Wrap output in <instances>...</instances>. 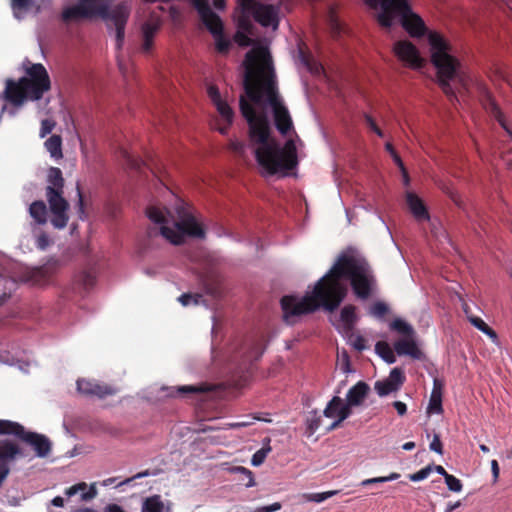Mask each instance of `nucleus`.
I'll list each match as a JSON object with an SVG mask.
<instances>
[{
    "label": "nucleus",
    "instance_id": "24",
    "mask_svg": "<svg viewBox=\"0 0 512 512\" xmlns=\"http://www.w3.org/2000/svg\"><path fill=\"white\" fill-rule=\"evenodd\" d=\"M82 492L81 499L82 500H90L96 496V488L94 483L90 485V487L87 490V483L86 482H78L76 485L70 487L67 489L66 494L70 497L75 495L78 492Z\"/></svg>",
    "mask_w": 512,
    "mask_h": 512
},
{
    "label": "nucleus",
    "instance_id": "56",
    "mask_svg": "<svg viewBox=\"0 0 512 512\" xmlns=\"http://www.w3.org/2000/svg\"><path fill=\"white\" fill-rule=\"evenodd\" d=\"M229 148L234 153L241 155L244 153L245 145L240 141L234 140L230 142Z\"/></svg>",
    "mask_w": 512,
    "mask_h": 512
},
{
    "label": "nucleus",
    "instance_id": "47",
    "mask_svg": "<svg viewBox=\"0 0 512 512\" xmlns=\"http://www.w3.org/2000/svg\"><path fill=\"white\" fill-rule=\"evenodd\" d=\"M216 41V49L219 53L225 54L229 51L230 41L226 39L223 32L220 35H213Z\"/></svg>",
    "mask_w": 512,
    "mask_h": 512
},
{
    "label": "nucleus",
    "instance_id": "9",
    "mask_svg": "<svg viewBox=\"0 0 512 512\" xmlns=\"http://www.w3.org/2000/svg\"><path fill=\"white\" fill-rule=\"evenodd\" d=\"M45 196L52 214L50 222L56 229H63L69 221V202L64 198L65 179L58 167H50L46 176Z\"/></svg>",
    "mask_w": 512,
    "mask_h": 512
},
{
    "label": "nucleus",
    "instance_id": "63",
    "mask_svg": "<svg viewBox=\"0 0 512 512\" xmlns=\"http://www.w3.org/2000/svg\"><path fill=\"white\" fill-rule=\"evenodd\" d=\"M329 18H330V22H331L332 28L335 31L339 32L340 31V23L338 22V20H337V18H336V16H335L333 11L330 12Z\"/></svg>",
    "mask_w": 512,
    "mask_h": 512
},
{
    "label": "nucleus",
    "instance_id": "28",
    "mask_svg": "<svg viewBox=\"0 0 512 512\" xmlns=\"http://www.w3.org/2000/svg\"><path fill=\"white\" fill-rule=\"evenodd\" d=\"M45 148L50 153L51 157L60 159L63 157L62 153V138L60 135L50 136L44 143Z\"/></svg>",
    "mask_w": 512,
    "mask_h": 512
},
{
    "label": "nucleus",
    "instance_id": "42",
    "mask_svg": "<svg viewBox=\"0 0 512 512\" xmlns=\"http://www.w3.org/2000/svg\"><path fill=\"white\" fill-rule=\"evenodd\" d=\"M217 108L218 113L221 117L228 122V125H231L233 122L234 112L231 107L225 101L221 100L214 104Z\"/></svg>",
    "mask_w": 512,
    "mask_h": 512
},
{
    "label": "nucleus",
    "instance_id": "33",
    "mask_svg": "<svg viewBox=\"0 0 512 512\" xmlns=\"http://www.w3.org/2000/svg\"><path fill=\"white\" fill-rule=\"evenodd\" d=\"M342 399L339 396H334L326 405L323 415L327 418L338 419L339 407L341 406Z\"/></svg>",
    "mask_w": 512,
    "mask_h": 512
},
{
    "label": "nucleus",
    "instance_id": "6",
    "mask_svg": "<svg viewBox=\"0 0 512 512\" xmlns=\"http://www.w3.org/2000/svg\"><path fill=\"white\" fill-rule=\"evenodd\" d=\"M431 51V62L437 70L438 83L444 94L451 102L457 100L455 91L450 81L458 80L461 85H465V75L461 71L460 61L451 54L452 46L439 33L431 32L428 36Z\"/></svg>",
    "mask_w": 512,
    "mask_h": 512
},
{
    "label": "nucleus",
    "instance_id": "27",
    "mask_svg": "<svg viewBox=\"0 0 512 512\" xmlns=\"http://www.w3.org/2000/svg\"><path fill=\"white\" fill-rule=\"evenodd\" d=\"M306 431L305 434L311 437L317 430L322 427V416L317 410H312L308 413L305 419Z\"/></svg>",
    "mask_w": 512,
    "mask_h": 512
},
{
    "label": "nucleus",
    "instance_id": "37",
    "mask_svg": "<svg viewBox=\"0 0 512 512\" xmlns=\"http://www.w3.org/2000/svg\"><path fill=\"white\" fill-rule=\"evenodd\" d=\"M209 388L206 385H184L177 388V394L180 396H188L190 394H201L207 392Z\"/></svg>",
    "mask_w": 512,
    "mask_h": 512
},
{
    "label": "nucleus",
    "instance_id": "1",
    "mask_svg": "<svg viewBox=\"0 0 512 512\" xmlns=\"http://www.w3.org/2000/svg\"><path fill=\"white\" fill-rule=\"evenodd\" d=\"M343 278L350 280L353 293L360 300L369 299L377 286L375 275L367 262L346 254L340 255L330 270L315 283L311 293L301 299L292 295L281 298L285 322L293 324L295 317L313 313L320 307L330 312L336 310L347 295Z\"/></svg>",
    "mask_w": 512,
    "mask_h": 512
},
{
    "label": "nucleus",
    "instance_id": "29",
    "mask_svg": "<svg viewBox=\"0 0 512 512\" xmlns=\"http://www.w3.org/2000/svg\"><path fill=\"white\" fill-rule=\"evenodd\" d=\"M353 406L354 405H350L348 401H347L346 404H344L342 402L341 406L339 407L340 409L338 411L339 412L338 419L334 420L328 426H325L324 427V432L328 433V432L333 431V430L337 429L338 427H340L341 423L344 420H346L352 414L351 407H353Z\"/></svg>",
    "mask_w": 512,
    "mask_h": 512
},
{
    "label": "nucleus",
    "instance_id": "19",
    "mask_svg": "<svg viewBox=\"0 0 512 512\" xmlns=\"http://www.w3.org/2000/svg\"><path fill=\"white\" fill-rule=\"evenodd\" d=\"M369 391V385L363 381H359L348 390L346 400L350 405L359 406L364 402Z\"/></svg>",
    "mask_w": 512,
    "mask_h": 512
},
{
    "label": "nucleus",
    "instance_id": "31",
    "mask_svg": "<svg viewBox=\"0 0 512 512\" xmlns=\"http://www.w3.org/2000/svg\"><path fill=\"white\" fill-rule=\"evenodd\" d=\"M239 10V15L237 17V27L239 31H243L249 34L253 32V24L251 21L252 14L250 12L245 11L243 8L237 7Z\"/></svg>",
    "mask_w": 512,
    "mask_h": 512
},
{
    "label": "nucleus",
    "instance_id": "53",
    "mask_svg": "<svg viewBox=\"0 0 512 512\" xmlns=\"http://www.w3.org/2000/svg\"><path fill=\"white\" fill-rule=\"evenodd\" d=\"M50 244L49 237L45 233H41L36 239V246L40 250H45Z\"/></svg>",
    "mask_w": 512,
    "mask_h": 512
},
{
    "label": "nucleus",
    "instance_id": "45",
    "mask_svg": "<svg viewBox=\"0 0 512 512\" xmlns=\"http://www.w3.org/2000/svg\"><path fill=\"white\" fill-rule=\"evenodd\" d=\"M230 476L238 477V478H248V480L252 479V472L242 466H233L227 469Z\"/></svg>",
    "mask_w": 512,
    "mask_h": 512
},
{
    "label": "nucleus",
    "instance_id": "44",
    "mask_svg": "<svg viewBox=\"0 0 512 512\" xmlns=\"http://www.w3.org/2000/svg\"><path fill=\"white\" fill-rule=\"evenodd\" d=\"M389 312V307L382 301L373 303L370 307V314L378 319L383 318Z\"/></svg>",
    "mask_w": 512,
    "mask_h": 512
},
{
    "label": "nucleus",
    "instance_id": "30",
    "mask_svg": "<svg viewBox=\"0 0 512 512\" xmlns=\"http://www.w3.org/2000/svg\"><path fill=\"white\" fill-rule=\"evenodd\" d=\"M376 353L388 364H393L396 361L394 348L385 341H379L375 345Z\"/></svg>",
    "mask_w": 512,
    "mask_h": 512
},
{
    "label": "nucleus",
    "instance_id": "49",
    "mask_svg": "<svg viewBox=\"0 0 512 512\" xmlns=\"http://www.w3.org/2000/svg\"><path fill=\"white\" fill-rule=\"evenodd\" d=\"M256 420H261V419L256 416H246L245 420L229 423L228 426L232 429L248 427V426L254 424Z\"/></svg>",
    "mask_w": 512,
    "mask_h": 512
},
{
    "label": "nucleus",
    "instance_id": "22",
    "mask_svg": "<svg viewBox=\"0 0 512 512\" xmlns=\"http://www.w3.org/2000/svg\"><path fill=\"white\" fill-rule=\"evenodd\" d=\"M436 471L437 473L444 476V480H458L455 476L448 474L445 469L440 465H428L425 468H422L418 472L411 474L410 480H424L429 475Z\"/></svg>",
    "mask_w": 512,
    "mask_h": 512
},
{
    "label": "nucleus",
    "instance_id": "18",
    "mask_svg": "<svg viewBox=\"0 0 512 512\" xmlns=\"http://www.w3.org/2000/svg\"><path fill=\"white\" fill-rule=\"evenodd\" d=\"M406 203L417 221L429 220V213L424 202L415 193H406Z\"/></svg>",
    "mask_w": 512,
    "mask_h": 512
},
{
    "label": "nucleus",
    "instance_id": "60",
    "mask_svg": "<svg viewBox=\"0 0 512 512\" xmlns=\"http://www.w3.org/2000/svg\"><path fill=\"white\" fill-rule=\"evenodd\" d=\"M353 347L358 351L366 349V340L362 336H357L353 341Z\"/></svg>",
    "mask_w": 512,
    "mask_h": 512
},
{
    "label": "nucleus",
    "instance_id": "58",
    "mask_svg": "<svg viewBox=\"0 0 512 512\" xmlns=\"http://www.w3.org/2000/svg\"><path fill=\"white\" fill-rule=\"evenodd\" d=\"M430 449L434 452L442 454V443L438 435L434 436L432 442L430 443Z\"/></svg>",
    "mask_w": 512,
    "mask_h": 512
},
{
    "label": "nucleus",
    "instance_id": "61",
    "mask_svg": "<svg viewBox=\"0 0 512 512\" xmlns=\"http://www.w3.org/2000/svg\"><path fill=\"white\" fill-rule=\"evenodd\" d=\"M151 475H155V473L150 472L149 470H144V471L138 472L134 475L128 476L124 480L132 481V480H136L138 478L147 477V476H151Z\"/></svg>",
    "mask_w": 512,
    "mask_h": 512
},
{
    "label": "nucleus",
    "instance_id": "17",
    "mask_svg": "<svg viewBox=\"0 0 512 512\" xmlns=\"http://www.w3.org/2000/svg\"><path fill=\"white\" fill-rule=\"evenodd\" d=\"M160 26L161 21L158 18L150 19L142 25L143 43L141 48L143 52L149 53L152 50L154 37L159 31Z\"/></svg>",
    "mask_w": 512,
    "mask_h": 512
},
{
    "label": "nucleus",
    "instance_id": "26",
    "mask_svg": "<svg viewBox=\"0 0 512 512\" xmlns=\"http://www.w3.org/2000/svg\"><path fill=\"white\" fill-rule=\"evenodd\" d=\"M464 312L468 317L469 322L478 330L489 336L492 340L497 339V333L488 326L480 317L469 315L467 305L464 306Z\"/></svg>",
    "mask_w": 512,
    "mask_h": 512
},
{
    "label": "nucleus",
    "instance_id": "54",
    "mask_svg": "<svg viewBox=\"0 0 512 512\" xmlns=\"http://www.w3.org/2000/svg\"><path fill=\"white\" fill-rule=\"evenodd\" d=\"M208 95L210 99L212 100L213 104H216L217 102L221 101V95L219 92V89L216 86H209L208 87Z\"/></svg>",
    "mask_w": 512,
    "mask_h": 512
},
{
    "label": "nucleus",
    "instance_id": "25",
    "mask_svg": "<svg viewBox=\"0 0 512 512\" xmlns=\"http://www.w3.org/2000/svg\"><path fill=\"white\" fill-rule=\"evenodd\" d=\"M23 429L24 426L18 422L0 419V435L14 436L18 440Z\"/></svg>",
    "mask_w": 512,
    "mask_h": 512
},
{
    "label": "nucleus",
    "instance_id": "12",
    "mask_svg": "<svg viewBox=\"0 0 512 512\" xmlns=\"http://www.w3.org/2000/svg\"><path fill=\"white\" fill-rule=\"evenodd\" d=\"M18 440L29 446L39 458H46L51 453L52 442L44 434L29 431L24 427Z\"/></svg>",
    "mask_w": 512,
    "mask_h": 512
},
{
    "label": "nucleus",
    "instance_id": "23",
    "mask_svg": "<svg viewBox=\"0 0 512 512\" xmlns=\"http://www.w3.org/2000/svg\"><path fill=\"white\" fill-rule=\"evenodd\" d=\"M29 214L38 225H44L47 223L48 209L44 201L37 200L30 204Z\"/></svg>",
    "mask_w": 512,
    "mask_h": 512
},
{
    "label": "nucleus",
    "instance_id": "3",
    "mask_svg": "<svg viewBox=\"0 0 512 512\" xmlns=\"http://www.w3.org/2000/svg\"><path fill=\"white\" fill-rule=\"evenodd\" d=\"M240 111L248 123L251 142L258 145L254 152L258 164L270 175L294 169L298 163L294 141L289 139L281 147L270 137L271 128L267 115L257 113L243 96L240 98Z\"/></svg>",
    "mask_w": 512,
    "mask_h": 512
},
{
    "label": "nucleus",
    "instance_id": "11",
    "mask_svg": "<svg viewBox=\"0 0 512 512\" xmlns=\"http://www.w3.org/2000/svg\"><path fill=\"white\" fill-rule=\"evenodd\" d=\"M240 8L252 14V18L263 27L277 29L279 25V10L272 4H262L257 0H237Z\"/></svg>",
    "mask_w": 512,
    "mask_h": 512
},
{
    "label": "nucleus",
    "instance_id": "20",
    "mask_svg": "<svg viewBox=\"0 0 512 512\" xmlns=\"http://www.w3.org/2000/svg\"><path fill=\"white\" fill-rule=\"evenodd\" d=\"M443 412L442 407V385L439 380H434V386L431 392L427 413L429 414H440Z\"/></svg>",
    "mask_w": 512,
    "mask_h": 512
},
{
    "label": "nucleus",
    "instance_id": "39",
    "mask_svg": "<svg viewBox=\"0 0 512 512\" xmlns=\"http://www.w3.org/2000/svg\"><path fill=\"white\" fill-rule=\"evenodd\" d=\"M387 380L392 383L394 387H397V390H399L404 384L406 377L401 368L395 367L391 370Z\"/></svg>",
    "mask_w": 512,
    "mask_h": 512
},
{
    "label": "nucleus",
    "instance_id": "50",
    "mask_svg": "<svg viewBox=\"0 0 512 512\" xmlns=\"http://www.w3.org/2000/svg\"><path fill=\"white\" fill-rule=\"evenodd\" d=\"M55 121L52 119H44L41 122L40 137L44 138L46 135L52 132L55 128Z\"/></svg>",
    "mask_w": 512,
    "mask_h": 512
},
{
    "label": "nucleus",
    "instance_id": "35",
    "mask_svg": "<svg viewBox=\"0 0 512 512\" xmlns=\"http://www.w3.org/2000/svg\"><path fill=\"white\" fill-rule=\"evenodd\" d=\"M338 492H339L338 490H330V491L321 492V493H304L301 495V498H302V500L307 501V502L321 503V502L327 500L328 498L336 495Z\"/></svg>",
    "mask_w": 512,
    "mask_h": 512
},
{
    "label": "nucleus",
    "instance_id": "38",
    "mask_svg": "<svg viewBox=\"0 0 512 512\" xmlns=\"http://www.w3.org/2000/svg\"><path fill=\"white\" fill-rule=\"evenodd\" d=\"M385 148H386L387 152H389V154L393 158V160L396 163V165L402 171L403 177H404V180H405V184H408L409 183L408 173H407V171H406V169L404 167V164H403V161H402L401 157L396 152V150L394 149L393 145L390 142L386 143Z\"/></svg>",
    "mask_w": 512,
    "mask_h": 512
},
{
    "label": "nucleus",
    "instance_id": "10",
    "mask_svg": "<svg viewBox=\"0 0 512 512\" xmlns=\"http://www.w3.org/2000/svg\"><path fill=\"white\" fill-rule=\"evenodd\" d=\"M390 329L402 335L400 339L394 342V351L399 356H409L414 360L424 358V354L416 342V332L412 325L396 318L390 323Z\"/></svg>",
    "mask_w": 512,
    "mask_h": 512
},
{
    "label": "nucleus",
    "instance_id": "7",
    "mask_svg": "<svg viewBox=\"0 0 512 512\" xmlns=\"http://www.w3.org/2000/svg\"><path fill=\"white\" fill-rule=\"evenodd\" d=\"M367 4L376 8L380 6L377 20L382 27H391L394 19L399 17L402 27L413 38L426 34L427 27L423 19L414 13L407 0H366Z\"/></svg>",
    "mask_w": 512,
    "mask_h": 512
},
{
    "label": "nucleus",
    "instance_id": "14",
    "mask_svg": "<svg viewBox=\"0 0 512 512\" xmlns=\"http://www.w3.org/2000/svg\"><path fill=\"white\" fill-rule=\"evenodd\" d=\"M394 53L402 62L411 68H421L425 61L417 47L408 40H400L394 44Z\"/></svg>",
    "mask_w": 512,
    "mask_h": 512
},
{
    "label": "nucleus",
    "instance_id": "4",
    "mask_svg": "<svg viewBox=\"0 0 512 512\" xmlns=\"http://www.w3.org/2000/svg\"><path fill=\"white\" fill-rule=\"evenodd\" d=\"M130 12L131 7L126 2L110 8L108 0H78L77 4L63 9L61 19L65 23L91 20L97 17L110 21L116 32V48L121 49Z\"/></svg>",
    "mask_w": 512,
    "mask_h": 512
},
{
    "label": "nucleus",
    "instance_id": "41",
    "mask_svg": "<svg viewBox=\"0 0 512 512\" xmlns=\"http://www.w3.org/2000/svg\"><path fill=\"white\" fill-rule=\"evenodd\" d=\"M341 320L347 325L352 326L356 321V308L354 305H346L340 313Z\"/></svg>",
    "mask_w": 512,
    "mask_h": 512
},
{
    "label": "nucleus",
    "instance_id": "43",
    "mask_svg": "<svg viewBox=\"0 0 512 512\" xmlns=\"http://www.w3.org/2000/svg\"><path fill=\"white\" fill-rule=\"evenodd\" d=\"M374 389L376 390L377 394L381 397L398 391L397 387H394L392 383H390L387 379L377 381L374 385Z\"/></svg>",
    "mask_w": 512,
    "mask_h": 512
},
{
    "label": "nucleus",
    "instance_id": "51",
    "mask_svg": "<svg viewBox=\"0 0 512 512\" xmlns=\"http://www.w3.org/2000/svg\"><path fill=\"white\" fill-rule=\"evenodd\" d=\"M247 34L248 33L243 32V31H237L235 33L234 39L238 43L239 46L247 47L252 44V40Z\"/></svg>",
    "mask_w": 512,
    "mask_h": 512
},
{
    "label": "nucleus",
    "instance_id": "34",
    "mask_svg": "<svg viewBox=\"0 0 512 512\" xmlns=\"http://www.w3.org/2000/svg\"><path fill=\"white\" fill-rule=\"evenodd\" d=\"M269 444H270V438H265L262 448L259 449L258 451H256L252 456V459H251L252 465L259 466L265 461L268 453L271 451V447Z\"/></svg>",
    "mask_w": 512,
    "mask_h": 512
},
{
    "label": "nucleus",
    "instance_id": "46",
    "mask_svg": "<svg viewBox=\"0 0 512 512\" xmlns=\"http://www.w3.org/2000/svg\"><path fill=\"white\" fill-rule=\"evenodd\" d=\"M78 281L83 289L87 291L94 286L96 279L91 273L83 272L80 274Z\"/></svg>",
    "mask_w": 512,
    "mask_h": 512
},
{
    "label": "nucleus",
    "instance_id": "40",
    "mask_svg": "<svg viewBox=\"0 0 512 512\" xmlns=\"http://www.w3.org/2000/svg\"><path fill=\"white\" fill-rule=\"evenodd\" d=\"M387 380L392 383L394 387H397V390H399L404 384L406 377L401 368L395 367L391 370Z\"/></svg>",
    "mask_w": 512,
    "mask_h": 512
},
{
    "label": "nucleus",
    "instance_id": "57",
    "mask_svg": "<svg viewBox=\"0 0 512 512\" xmlns=\"http://www.w3.org/2000/svg\"><path fill=\"white\" fill-rule=\"evenodd\" d=\"M281 509V503L275 502L271 505L262 506L255 510V512H275Z\"/></svg>",
    "mask_w": 512,
    "mask_h": 512
},
{
    "label": "nucleus",
    "instance_id": "32",
    "mask_svg": "<svg viewBox=\"0 0 512 512\" xmlns=\"http://www.w3.org/2000/svg\"><path fill=\"white\" fill-rule=\"evenodd\" d=\"M163 502L159 495L147 498L142 507V512H163Z\"/></svg>",
    "mask_w": 512,
    "mask_h": 512
},
{
    "label": "nucleus",
    "instance_id": "36",
    "mask_svg": "<svg viewBox=\"0 0 512 512\" xmlns=\"http://www.w3.org/2000/svg\"><path fill=\"white\" fill-rule=\"evenodd\" d=\"M483 105L485 109L489 110L494 115V117L501 123V125L504 126L502 122V113L500 111V108L489 93L485 94V97L483 99Z\"/></svg>",
    "mask_w": 512,
    "mask_h": 512
},
{
    "label": "nucleus",
    "instance_id": "55",
    "mask_svg": "<svg viewBox=\"0 0 512 512\" xmlns=\"http://www.w3.org/2000/svg\"><path fill=\"white\" fill-rule=\"evenodd\" d=\"M77 196H78L77 207H78L79 218L83 219V216H84V198H83V194L81 192V189H80L79 185H77Z\"/></svg>",
    "mask_w": 512,
    "mask_h": 512
},
{
    "label": "nucleus",
    "instance_id": "21",
    "mask_svg": "<svg viewBox=\"0 0 512 512\" xmlns=\"http://www.w3.org/2000/svg\"><path fill=\"white\" fill-rule=\"evenodd\" d=\"M10 6L14 18L19 21L24 19L25 14L34 6L36 7V12L40 10V6L35 5L34 0H10Z\"/></svg>",
    "mask_w": 512,
    "mask_h": 512
},
{
    "label": "nucleus",
    "instance_id": "2",
    "mask_svg": "<svg viewBox=\"0 0 512 512\" xmlns=\"http://www.w3.org/2000/svg\"><path fill=\"white\" fill-rule=\"evenodd\" d=\"M244 89L249 99L259 104L265 94L272 108L274 124L282 135L293 128L292 118L278 93L276 75L269 51L258 47L247 52L245 60Z\"/></svg>",
    "mask_w": 512,
    "mask_h": 512
},
{
    "label": "nucleus",
    "instance_id": "62",
    "mask_svg": "<svg viewBox=\"0 0 512 512\" xmlns=\"http://www.w3.org/2000/svg\"><path fill=\"white\" fill-rule=\"evenodd\" d=\"M393 406L394 408L396 409L397 413L400 415V416H403L406 414L407 412V406L404 402H401V401H395L393 402Z\"/></svg>",
    "mask_w": 512,
    "mask_h": 512
},
{
    "label": "nucleus",
    "instance_id": "13",
    "mask_svg": "<svg viewBox=\"0 0 512 512\" xmlns=\"http://www.w3.org/2000/svg\"><path fill=\"white\" fill-rule=\"evenodd\" d=\"M193 6L197 10L201 21L212 35H220L223 32L221 18L212 11L207 0H193Z\"/></svg>",
    "mask_w": 512,
    "mask_h": 512
},
{
    "label": "nucleus",
    "instance_id": "8",
    "mask_svg": "<svg viewBox=\"0 0 512 512\" xmlns=\"http://www.w3.org/2000/svg\"><path fill=\"white\" fill-rule=\"evenodd\" d=\"M147 217L156 224H161L159 233L166 240L174 245L182 244L186 236L203 238L205 232L202 226L196 221L189 208L181 204L177 208L179 220L174 223V227L165 225L166 216L160 208L150 206L146 211Z\"/></svg>",
    "mask_w": 512,
    "mask_h": 512
},
{
    "label": "nucleus",
    "instance_id": "15",
    "mask_svg": "<svg viewBox=\"0 0 512 512\" xmlns=\"http://www.w3.org/2000/svg\"><path fill=\"white\" fill-rule=\"evenodd\" d=\"M23 456L20 446L11 440L0 441V480H5L10 472V464Z\"/></svg>",
    "mask_w": 512,
    "mask_h": 512
},
{
    "label": "nucleus",
    "instance_id": "48",
    "mask_svg": "<svg viewBox=\"0 0 512 512\" xmlns=\"http://www.w3.org/2000/svg\"><path fill=\"white\" fill-rule=\"evenodd\" d=\"M201 298L200 294L184 293L179 296L178 301L183 306H188L190 303L198 304Z\"/></svg>",
    "mask_w": 512,
    "mask_h": 512
},
{
    "label": "nucleus",
    "instance_id": "16",
    "mask_svg": "<svg viewBox=\"0 0 512 512\" xmlns=\"http://www.w3.org/2000/svg\"><path fill=\"white\" fill-rule=\"evenodd\" d=\"M77 390L87 396H97L104 398L115 394L116 390L109 385H102L93 380L79 379L77 381Z\"/></svg>",
    "mask_w": 512,
    "mask_h": 512
},
{
    "label": "nucleus",
    "instance_id": "52",
    "mask_svg": "<svg viewBox=\"0 0 512 512\" xmlns=\"http://www.w3.org/2000/svg\"><path fill=\"white\" fill-rule=\"evenodd\" d=\"M364 119L368 127L375 132L379 137H383V131L378 127L375 120L369 114H364Z\"/></svg>",
    "mask_w": 512,
    "mask_h": 512
},
{
    "label": "nucleus",
    "instance_id": "59",
    "mask_svg": "<svg viewBox=\"0 0 512 512\" xmlns=\"http://www.w3.org/2000/svg\"><path fill=\"white\" fill-rule=\"evenodd\" d=\"M124 157L126 158L127 163L130 165L131 168H133V169L141 168V164H142L141 160L131 157L127 152H124Z\"/></svg>",
    "mask_w": 512,
    "mask_h": 512
},
{
    "label": "nucleus",
    "instance_id": "5",
    "mask_svg": "<svg viewBox=\"0 0 512 512\" xmlns=\"http://www.w3.org/2000/svg\"><path fill=\"white\" fill-rule=\"evenodd\" d=\"M22 68L25 75L17 81L6 79L5 89L0 94L1 99L14 107H21L27 100L39 101L51 90V79L43 64L32 63L26 58Z\"/></svg>",
    "mask_w": 512,
    "mask_h": 512
},
{
    "label": "nucleus",
    "instance_id": "64",
    "mask_svg": "<svg viewBox=\"0 0 512 512\" xmlns=\"http://www.w3.org/2000/svg\"><path fill=\"white\" fill-rule=\"evenodd\" d=\"M104 512H125L123 508L117 504H109L105 507Z\"/></svg>",
    "mask_w": 512,
    "mask_h": 512
}]
</instances>
